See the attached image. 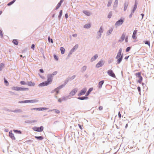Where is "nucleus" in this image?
<instances>
[{
  "mask_svg": "<svg viewBox=\"0 0 154 154\" xmlns=\"http://www.w3.org/2000/svg\"><path fill=\"white\" fill-rule=\"evenodd\" d=\"M122 51V50L121 48L119 50L116 58V59H118L117 61L118 64L120 63L122 59L123 56L122 55L121 56Z\"/></svg>",
  "mask_w": 154,
  "mask_h": 154,
  "instance_id": "nucleus-1",
  "label": "nucleus"
},
{
  "mask_svg": "<svg viewBox=\"0 0 154 154\" xmlns=\"http://www.w3.org/2000/svg\"><path fill=\"white\" fill-rule=\"evenodd\" d=\"M12 89L13 90L19 91H27L29 90L28 88H21V87L16 86L13 87L12 88Z\"/></svg>",
  "mask_w": 154,
  "mask_h": 154,
  "instance_id": "nucleus-2",
  "label": "nucleus"
},
{
  "mask_svg": "<svg viewBox=\"0 0 154 154\" xmlns=\"http://www.w3.org/2000/svg\"><path fill=\"white\" fill-rule=\"evenodd\" d=\"M141 72L136 73L135 74L136 77L139 78V80L137 81V82L140 83H141L143 80V78L141 76Z\"/></svg>",
  "mask_w": 154,
  "mask_h": 154,
  "instance_id": "nucleus-3",
  "label": "nucleus"
},
{
  "mask_svg": "<svg viewBox=\"0 0 154 154\" xmlns=\"http://www.w3.org/2000/svg\"><path fill=\"white\" fill-rule=\"evenodd\" d=\"M43 129L44 127L42 126H41L40 128L35 126L32 128V129L34 131L39 132L42 131L43 130Z\"/></svg>",
  "mask_w": 154,
  "mask_h": 154,
  "instance_id": "nucleus-4",
  "label": "nucleus"
},
{
  "mask_svg": "<svg viewBox=\"0 0 154 154\" xmlns=\"http://www.w3.org/2000/svg\"><path fill=\"white\" fill-rule=\"evenodd\" d=\"M78 89L77 88H75L73 89L70 92L69 95V97H72L77 92Z\"/></svg>",
  "mask_w": 154,
  "mask_h": 154,
  "instance_id": "nucleus-5",
  "label": "nucleus"
},
{
  "mask_svg": "<svg viewBox=\"0 0 154 154\" xmlns=\"http://www.w3.org/2000/svg\"><path fill=\"white\" fill-rule=\"evenodd\" d=\"M124 22V19H121L116 23L115 26L116 27L121 25Z\"/></svg>",
  "mask_w": 154,
  "mask_h": 154,
  "instance_id": "nucleus-6",
  "label": "nucleus"
},
{
  "mask_svg": "<svg viewBox=\"0 0 154 154\" xmlns=\"http://www.w3.org/2000/svg\"><path fill=\"white\" fill-rule=\"evenodd\" d=\"M108 74L110 75L113 78L116 77V75L114 73H113L112 70L111 69L107 71Z\"/></svg>",
  "mask_w": 154,
  "mask_h": 154,
  "instance_id": "nucleus-7",
  "label": "nucleus"
},
{
  "mask_svg": "<svg viewBox=\"0 0 154 154\" xmlns=\"http://www.w3.org/2000/svg\"><path fill=\"white\" fill-rule=\"evenodd\" d=\"M87 91L86 88H83L80 91V92L78 94V95L80 96L82 95H84L85 94Z\"/></svg>",
  "mask_w": 154,
  "mask_h": 154,
  "instance_id": "nucleus-8",
  "label": "nucleus"
},
{
  "mask_svg": "<svg viewBox=\"0 0 154 154\" xmlns=\"http://www.w3.org/2000/svg\"><path fill=\"white\" fill-rule=\"evenodd\" d=\"M52 77L50 75V76L48 78L47 81L46 82L49 85L51 83L52 81Z\"/></svg>",
  "mask_w": 154,
  "mask_h": 154,
  "instance_id": "nucleus-9",
  "label": "nucleus"
},
{
  "mask_svg": "<svg viewBox=\"0 0 154 154\" xmlns=\"http://www.w3.org/2000/svg\"><path fill=\"white\" fill-rule=\"evenodd\" d=\"M48 85V83H47V82H46V81H45L39 84L38 85V86L39 87H42L47 86Z\"/></svg>",
  "mask_w": 154,
  "mask_h": 154,
  "instance_id": "nucleus-10",
  "label": "nucleus"
},
{
  "mask_svg": "<svg viewBox=\"0 0 154 154\" xmlns=\"http://www.w3.org/2000/svg\"><path fill=\"white\" fill-rule=\"evenodd\" d=\"M137 32V30H135L134 31L132 35V38L134 39H136L137 38L136 35Z\"/></svg>",
  "mask_w": 154,
  "mask_h": 154,
  "instance_id": "nucleus-11",
  "label": "nucleus"
},
{
  "mask_svg": "<svg viewBox=\"0 0 154 154\" xmlns=\"http://www.w3.org/2000/svg\"><path fill=\"white\" fill-rule=\"evenodd\" d=\"M103 63V61H99L96 65V67L97 68H99L101 66Z\"/></svg>",
  "mask_w": 154,
  "mask_h": 154,
  "instance_id": "nucleus-12",
  "label": "nucleus"
},
{
  "mask_svg": "<svg viewBox=\"0 0 154 154\" xmlns=\"http://www.w3.org/2000/svg\"><path fill=\"white\" fill-rule=\"evenodd\" d=\"M9 135L10 137L13 140H15V137L14 136L13 134L12 133V131H10L9 132Z\"/></svg>",
  "mask_w": 154,
  "mask_h": 154,
  "instance_id": "nucleus-13",
  "label": "nucleus"
},
{
  "mask_svg": "<svg viewBox=\"0 0 154 154\" xmlns=\"http://www.w3.org/2000/svg\"><path fill=\"white\" fill-rule=\"evenodd\" d=\"M27 85L29 86H34L35 84L34 82H32L31 81L28 82H27Z\"/></svg>",
  "mask_w": 154,
  "mask_h": 154,
  "instance_id": "nucleus-14",
  "label": "nucleus"
},
{
  "mask_svg": "<svg viewBox=\"0 0 154 154\" xmlns=\"http://www.w3.org/2000/svg\"><path fill=\"white\" fill-rule=\"evenodd\" d=\"M125 34L124 33H123L122 35L121 39L119 40V42H121L123 41L125 39Z\"/></svg>",
  "mask_w": 154,
  "mask_h": 154,
  "instance_id": "nucleus-15",
  "label": "nucleus"
},
{
  "mask_svg": "<svg viewBox=\"0 0 154 154\" xmlns=\"http://www.w3.org/2000/svg\"><path fill=\"white\" fill-rule=\"evenodd\" d=\"M103 32V30L102 28V27L101 26L100 27V29L99 31L98 32V34L99 36V37H100L101 36V33H102Z\"/></svg>",
  "mask_w": 154,
  "mask_h": 154,
  "instance_id": "nucleus-16",
  "label": "nucleus"
},
{
  "mask_svg": "<svg viewBox=\"0 0 154 154\" xmlns=\"http://www.w3.org/2000/svg\"><path fill=\"white\" fill-rule=\"evenodd\" d=\"M63 2V0H61L60 2L57 4L56 9H58L60 6L61 4Z\"/></svg>",
  "mask_w": 154,
  "mask_h": 154,
  "instance_id": "nucleus-17",
  "label": "nucleus"
},
{
  "mask_svg": "<svg viewBox=\"0 0 154 154\" xmlns=\"http://www.w3.org/2000/svg\"><path fill=\"white\" fill-rule=\"evenodd\" d=\"M104 82V81H101L98 84V86L99 88H101Z\"/></svg>",
  "mask_w": 154,
  "mask_h": 154,
  "instance_id": "nucleus-18",
  "label": "nucleus"
},
{
  "mask_svg": "<svg viewBox=\"0 0 154 154\" xmlns=\"http://www.w3.org/2000/svg\"><path fill=\"white\" fill-rule=\"evenodd\" d=\"M98 57V55L97 54H95L93 57L91 59V61L92 62L95 60Z\"/></svg>",
  "mask_w": 154,
  "mask_h": 154,
  "instance_id": "nucleus-19",
  "label": "nucleus"
},
{
  "mask_svg": "<svg viewBox=\"0 0 154 154\" xmlns=\"http://www.w3.org/2000/svg\"><path fill=\"white\" fill-rule=\"evenodd\" d=\"M83 13L87 16H89L91 14L88 11V10H84Z\"/></svg>",
  "mask_w": 154,
  "mask_h": 154,
  "instance_id": "nucleus-20",
  "label": "nucleus"
},
{
  "mask_svg": "<svg viewBox=\"0 0 154 154\" xmlns=\"http://www.w3.org/2000/svg\"><path fill=\"white\" fill-rule=\"evenodd\" d=\"M91 25L90 24H87L84 26V27L85 28L88 29L91 27Z\"/></svg>",
  "mask_w": 154,
  "mask_h": 154,
  "instance_id": "nucleus-21",
  "label": "nucleus"
},
{
  "mask_svg": "<svg viewBox=\"0 0 154 154\" xmlns=\"http://www.w3.org/2000/svg\"><path fill=\"white\" fill-rule=\"evenodd\" d=\"M79 45H76L71 50V51L72 52L74 51L75 50H76L78 48Z\"/></svg>",
  "mask_w": 154,
  "mask_h": 154,
  "instance_id": "nucleus-22",
  "label": "nucleus"
},
{
  "mask_svg": "<svg viewBox=\"0 0 154 154\" xmlns=\"http://www.w3.org/2000/svg\"><path fill=\"white\" fill-rule=\"evenodd\" d=\"M93 90V88H90L89 89L88 91L87 92V93L85 95L86 96H87Z\"/></svg>",
  "mask_w": 154,
  "mask_h": 154,
  "instance_id": "nucleus-23",
  "label": "nucleus"
},
{
  "mask_svg": "<svg viewBox=\"0 0 154 154\" xmlns=\"http://www.w3.org/2000/svg\"><path fill=\"white\" fill-rule=\"evenodd\" d=\"M60 50L61 51V53L62 54H63L64 53L65 51V49L64 48L61 47L60 48Z\"/></svg>",
  "mask_w": 154,
  "mask_h": 154,
  "instance_id": "nucleus-24",
  "label": "nucleus"
},
{
  "mask_svg": "<svg viewBox=\"0 0 154 154\" xmlns=\"http://www.w3.org/2000/svg\"><path fill=\"white\" fill-rule=\"evenodd\" d=\"M13 43L15 45H17L18 44V42L17 40L14 39L12 41Z\"/></svg>",
  "mask_w": 154,
  "mask_h": 154,
  "instance_id": "nucleus-25",
  "label": "nucleus"
},
{
  "mask_svg": "<svg viewBox=\"0 0 154 154\" xmlns=\"http://www.w3.org/2000/svg\"><path fill=\"white\" fill-rule=\"evenodd\" d=\"M37 102V100H28V103H33Z\"/></svg>",
  "mask_w": 154,
  "mask_h": 154,
  "instance_id": "nucleus-26",
  "label": "nucleus"
},
{
  "mask_svg": "<svg viewBox=\"0 0 154 154\" xmlns=\"http://www.w3.org/2000/svg\"><path fill=\"white\" fill-rule=\"evenodd\" d=\"M35 138L38 139L39 140H42L43 139V137L41 136L37 137V136H35Z\"/></svg>",
  "mask_w": 154,
  "mask_h": 154,
  "instance_id": "nucleus-27",
  "label": "nucleus"
},
{
  "mask_svg": "<svg viewBox=\"0 0 154 154\" xmlns=\"http://www.w3.org/2000/svg\"><path fill=\"white\" fill-rule=\"evenodd\" d=\"M88 98V97H79L78 98V99L80 100H83L85 99H87Z\"/></svg>",
  "mask_w": 154,
  "mask_h": 154,
  "instance_id": "nucleus-28",
  "label": "nucleus"
},
{
  "mask_svg": "<svg viewBox=\"0 0 154 154\" xmlns=\"http://www.w3.org/2000/svg\"><path fill=\"white\" fill-rule=\"evenodd\" d=\"M57 71H55L52 74L50 75L51 76V77H53L54 75H56V74H57Z\"/></svg>",
  "mask_w": 154,
  "mask_h": 154,
  "instance_id": "nucleus-29",
  "label": "nucleus"
},
{
  "mask_svg": "<svg viewBox=\"0 0 154 154\" xmlns=\"http://www.w3.org/2000/svg\"><path fill=\"white\" fill-rule=\"evenodd\" d=\"M59 90L57 88L55 89L54 90V91L56 92V94H57L59 93Z\"/></svg>",
  "mask_w": 154,
  "mask_h": 154,
  "instance_id": "nucleus-30",
  "label": "nucleus"
},
{
  "mask_svg": "<svg viewBox=\"0 0 154 154\" xmlns=\"http://www.w3.org/2000/svg\"><path fill=\"white\" fill-rule=\"evenodd\" d=\"M113 30V29L112 28L110 29H109L108 31V34L109 35L111 33Z\"/></svg>",
  "mask_w": 154,
  "mask_h": 154,
  "instance_id": "nucleus-31",
  "label": "nucleus"
},
{
  "mask_svg": "<svg viewBox=\"0 0 154 154\" xmlns=\"http://www.w3.org/2000/svg\"><path fill=\"white\" fill-rule=\"evenodd\" d=\"M118 3V0H115L114 3V5L115 7H116L117 6Z\"/></svg>",
  "mask_w": 154,
  "mask_h": 154,
  "instance_id": "nucleus-32",
  "label": "nucleus"
},
{
  "mask_svg": "<svg viewBox=\"0 0 154 154\" xmlns=\"http://www.w3.org/2000/svg\"><path fill=\"white\" fill-rule=\"evenodd\" d=\"M4 80L5 83V85L6 86H8L9 85V83L7 81L6 79L4 78Z\"/></svg>",
  "mask_w": 154,
  "mask_h": 154,
  "instance_id": "nucleus-33",
  "label": "nucleus"
},
{
  "mask_svg": "<svg viewBox=\"0 0 154 154\" xmlns=\"http://www.w3.org/2000/svg\"><path fill=\"white\" fill-rule=\"evenodd\" d=\"M15 1V0H13L11 2H10L9 3H8V6H10V5H11L13 3H14Z\"/></svg>",
  "mask_w": 154,
  "mask_h": 154,
  "instance_id": "nucleus-34",
  "label": "nucleus"
},
{
  "mask_svg": "<svg viewBox=\"0 0 154 154\" xmlns=\"http://www.w3.org/2000/svg\"><path fill=\"white\" fill-rule=\"evenodd\" d=\"M87 69V67L86 66H83L82 68V70L84 72Z\"/></svg>",
  "mask_w": 154,
  "mask_h": 154,
  "instance_id": "nucleus-35",
  "label": "nucleus"
},
{
  "mask_svg": "<svg viewBox=\"0 0 154 154\" xmlns=\"http://www.w3.org/2000/svg\"><path fill=\"white\" fill-rule=\"evenodd\" d=\"M31 110H39L40 111V108H33L31 109Z\"/></svg>",
  "mask_w": 154,
  "mask_h": 154,
  "instance_id": "nucleus-36",
  "label": "nucleus"
},
{
  "mask_svg": "<svg viewBox=\"0 0 154 154\" xmlns=\"http://www.w3.org/2000/svg\"><path fill=\"white\" fill-rule=\"evenodd\" d=\"M53 110L55 111V112L56 113L59 114L60 112V111L58 109H53Z\"/></svg>",
  "mask_w": 154,
  "mask_h": 154,
  "instance_id": "nucleus-37",
  "label": "nucleus"
},
{
  "mask_svg": "<svg viewBox=\"0 0 154 154\" xmlns=\"http://www.w3.org/2000/svg\"><path fill=\"white\" fill-rule=\"evenodd\" d=\"M48 41L49 42H51L52 43H53V40L52 39H51L50 38V36H49L48 37Z\"/></svg>",
  "mask_w": 154,
  "mask_h": 154,
  "instance_id": "nucleus-38",
  "label": "nucleus"
},
{
  "mask_svg": "<svg viewBox=\"0 0 154 154\" xmlns=\"http://www.w3.org/2000/svg\"><path fill=\"white\" fill-rule=\"evenodd\" d=\"M112 1L111 0H109L107 5L108 6H110L111 4H112Z\"/></svg>",
  "mask_w": 154,
  "mask_h": 154,
  "instance_id": "nucleus-39",
  "label": "nucleus"
},
{
  "mask_svg": "<svg viewBox=\"0 0 154 154\" xmlns=\"http://www.w3.org/2000/svg\"><path fill=\"white\" fill-rule=\"evenodd\" d=\"M4 64L3 63H1L0 64V70H1L2 68L4 66Z\"/></svg>",
  "mask_w": 154,
  "mask_h": 154,
  "instance_id": "nucleus-40",
  "label": "nucleus"
},
{
  "mask_svg": "<svg viewBox=\"0 0 154 154\" xmlns=\"http://www.w3.org/2000/svg\"><path fill=\"white\" fill-rule=\"evenodd\" d=\"M63 85H61L60 86H59L57 88L60 90V89H61L63 87Z\"/></svg>",
  "mask_w": 154,
  "mask_h": 154,
  "instance_id": "nucleus-41",
  "label": "nucleus"
},
{
  "mask_svg": "<svg viewBox=\"0 0 154 154\" xmlns=\"http://www.w3.org/2000/svg\"><path fill=\"white\" fill-rule=\"evenodd\" d=\"M145 43L146 44H147L149 45V46H150V43L149 41H146L145 42Z\"/></svg>",
  "mask_w": 154,
  "mask_h": 154,
  "instance_id": "nucleus-42",
  "label": "nucleus"
},
{
  "mask_svg": "<svg viewBox=\"0 0 154 154\" xmlns=\"http://www.w3.org/2000/svg\"><path fill=\"white\" fill-rule=\"evenodd\" d=\"M131 49V47H128L127 48L126 50V52L129 51Z\"/></svg>",
  "mask_w": 154,
  "mask_h": 154,
  "instance_id": "nucleus-43",
  "label": "nucleus"
},
{
  "mask_svg": "<svg viewBox=\"0 0 154 154\" xmlns=\"http://www.w3.org/2000/svg\"><path fill=\"white\" fill-rule=\"evenodd\" d=\"M54 57L55 59H56V60H58V57L56 55L54 54Z\"/></svg>",
  "mask_w": 154,
  "mask_h": 154,
  "instance_id": "nucleus-44",
  "label": "nucleus"
},
{
  "mask_svg": "<svg viewBox=\"0 0 154 154\" xmlns=\"http://www.w3.org/2000/svg\"><path fill=\"white\" fill-rule=\"evenodd\" d=\"M20 83L21 84V85H24L26 84L25 82L24 81H21L20 82Z\"/></svg>",
  "mask_w": 154,
  "mask_h": 154,
  "instance_id": "nucleus-45",
  "label": "nucleus"
},
{
  "mask_svg": "<svg viewBox=\"0 0 154 154\" xmlns=\"http://www.w3.org/2000/svg\"><path fill=\"white\" fill-rule=\"evenodd\" d=\"M137 90L139 91V92L140 94V93L141 92V89L140 88V87H138L137 88Z\"/></svg>",
  "mask_w": 154,
  "mask_h": 154,
  "instance_id": "nucleus-46",
  "label": "nucleus"
},
{
  "mask_svg": "<svg viewBox=\"0 0 154 154\" xmlns=\"http://www.w3.org/2000/svg\"><path fill=\"white\" fill-rule=\"evenodd\" d=\"M137 2H136L135 3V6L134 7V10L136 9V8H137Z\"/></svg>",
  "mask_w": 154,
  "mask_h": 154,
  "instance_id": "nucleus-47",
  "label": "nucleus"
},
{
  "mask_svg": "<svg viewBox=\"0 0 154 154\" xmlns=\"http://www.w3.org/2000/svg\"><path fill=\"white\" fill-rule=\"evenodd\" d=\"M47 109L46 108L44 107H42V108H40V111L43 110H45Z\"/></svg>",
  "mask_w": 154,
  "mask_h": 154,
  "instance_id": "nucleus-48",
  "label": "nucleus"
},
{
  "mask_svg": "<svg viewBox=\"0 0 154 154\" xmlns=\"http://www.w3.org/2000/svg\"><path fill=\"white\" fill-rule=\"evenodd\" d=\"M0 35L2 37H3V35L2 32L1 30L0 29Z\"/></svg>",
  "mask_w": 154,
  "mask_h": 154,
  "instance_id": "nucleus-49",
  "label": "nucleus"
},
{
  "mask_svg": "<svg viewBox=\"0 0 154 154\" xmlns=\"http://www.w3.org/2000/svg\"><path fill=\"white\" fill-rule=\"evenodd\" d=\"M118 116H119V118H121V115L120 113V112H119L118 113Z\"/></svg>",
  "mask_w": 154,
  "mask_h": 154,
  "instance_id": "nucleus-50",
  "label": "nucleus"
},
{
  "mask_svg": "<svg viewBox=\"0 0 154 154\" xmlns=\"http://www.w3.org/2000/svg\"><path fill=\"white\" fill-rule=\"evenodd\" d=\"M128 36H127L125 38V42H128Z\"/></svg>",
  "mask_w": 154,
  "mask_h": 154,
  "instance_id": "nucleus-51",
  "label": "nucleus"
},
{
  "mask_svg": "<svg viewBox=\"0 0 154 154\" xmlns=\"http://www.w3.org/2000/svg\"><path fill=\"white\" fill-rule=\"evenodd\" d=\"M62 10H61L60 12V14L59 15V17H60L61 16V15H62Z\"/></svg>",
  "mask_w": 154,
  "mask_h": 154,
  "instance_id": "nucleus-52",
  "label": "nucleus"
},
{
  "mask_svg": "<svg viewBox=\"0 0 154 154\" xmlns=\"http://www.w3.org/2000/svg\"><path fill=\"white\" fill-rule=\"evenodd\" d=\"M103 109V107L102 106H99L98 108V109L100 110H102Z\"/></svg>",
  "mask_w": 154,
  "mask_h": 154,
  "instance_id": "nucleus-53",
  "label": "nucleus"
},
{
  "mask_svg": "<svg viewBox=\"0 0 154 154\" xmlns=\"http://www.w3.org/2000/svg\"><path fill=\"white\" fill-rule=\"evenodd\" d=\"M112 15L111 14H109V15L108 16V18H110L112 16Z\"/></svg>",
  "mask_w": 154,
  "mask_h": 154,
  "instance_id": "nucleus-54",
  "label": "nucleus"
},
{
  "mask_svg": "<svg viewBox=\"0 0 154 154\" xmlns=\"http://www.w3.org/2000/svg\"><path fill=\"white\" fill-rule=\"evenodd\" d=\"M78 126H79V127L80 128L81 130H82V126H81L80 125V124H78Z\"/></svg>",
  "mask_w": 154,
  "mask_h": 154,
  "instance_id": "nucleus-55",
  "label": "nucleus"
},
{
  "mask_svg": "<svg viewBox=\"0 0 154 154\" xmlns=\"http://www.w3.org/2000/svg\"><path fill=\"white\" fill-rule=\"evenodd\" d=\"M23 103H28V100H24L23 102Z\"/></svg>",
  "mask_w": 154,
  "mask_h": 154,
  "instance_id": "nucleus-56",
  "label": "nucleus"
},
{
  "mask_svg": "<svg viewBox=\"0 0 154 154\" xmlns=\"http://www.w3.org/2000/svg\"><path fill=\"white\" fill-rule=\"evenodd\" d=\"M34 47H35V45L34 44H32V46H31V48H32V49H34Z\"/></svg>",
  "mask_w": 154,
  "mask_h": 154,
  "instance_id": "nucleus-57",
  "label": "nucleus"
},
{
  "mask_svg": "<svg viewBox=\"0 0 154 154\" xmlns=\"http://www.w3.org/2000/svg\"><path fill=\"white\" fill-rule=\"evenodd\" d=\"M62 101V100L61 98H59L58 99V101L60 102H61Z\"/></svg>",
  "mask_w": 154,
  "mask_h": 154,
  "instance_id": "nucleus-58",
  "label": "nucleus"
},
{
  "mask_svg": "<svg viewBox=\"0 0 154 154\" xmlns=\"http://www.w3.org/2000/svg\"><path fill=\"white\" fill-rule=\"evenodd\" d=\"M40 71L42 73H43L44 72L43 70L42 69H40Z\"/></svg>",
  "mask_w": 154,
  "mask_h": 154,
  "instance_id": "nucleus-59",
  "label": "nucleus"
},
{
  "mask_svg": "<svg viewBox=\"0 0 154 154\" xmlns=\"http://www.w3.org/2000/svg\"><path fill=\"white\" fill-rule=\"evenodd\" d=\"M65 17L66 18H68V14H65Z\"/></svg>",
  "mask_w": 154,
  "mask_h": 154,
  "instance_id": "nucleus-60",
  "label": "nucleus"
},
{
  "mask_svg": "<svg viewBox=\"0 0 154 154\" xmlns=\"http://www.w3.org/2000/svg\"><path fill=\"white\" fill-rule=\"evenodd\" d=\"M14 131L15 132L16 131H17L19 133H21V131H18L17 130H14Z\"/></svg>",
  "mask_w": 154,
  "mask_h": 154,
  "instance_id": "nucleus-61",
  "label": "nucleus"
},
{
  "mask_svg": "<svg viewBox=\"0 0 154 154\" xmlns=\"http://www.w3.org/2000/svg\"><path fill=\"white\" fill-rule=\"evenodd\" d=\"M129 57V56H126V57H125V59H127Z\"/></svg>",
  "mask_w": 154,
  "mask_h": 154,
  "instance_id": "nucleus-62",
  "label": "nucleus"
},
{
  "mask_svg": "<svg viewBox=\"0 0 154 154\" xmlns=\"http://www.w3.org/2000/svg\"><path fill=\"white\" fill-rule=\"evenodd\" d=\"M72 36L73 37H75L77 36V34H73L72 35Z\"/></svg>",
  "mask_w": 154,
  "mask_h": 154,
  "instance_id": "nucleus-63",
  "label": "nucleus"
},
{
  "mask_svg": "<svg viewBox=\"0 0 154 154\" xmlns=\"http://www.w3.org/2000/svg\"><path fill=\"white\" fill-rule=\"evenodd\" d=\"M128 126V124H127L125 126V128H126Z\"/></svg>",
  "mask_w": 154,
  "mask_h": 154,
  "instance_id": "nucleus-64",
  "label": "nucleus"
}]
</instances>
